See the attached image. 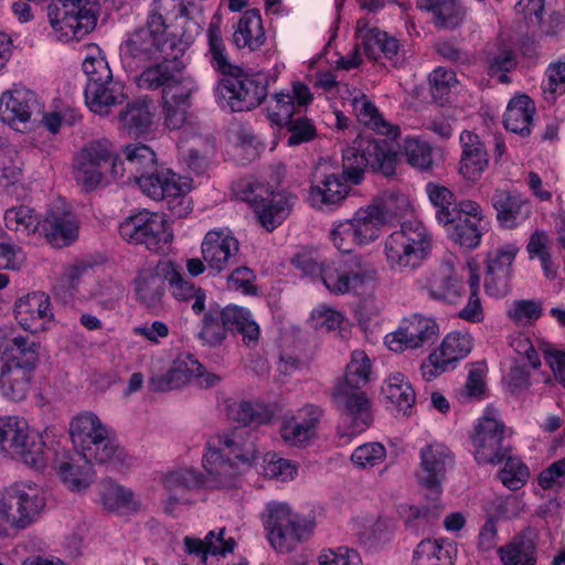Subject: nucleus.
Segmentation results:
<instances>
[{
    "mask_svg": "<svg viewBox=\"0 0 565 565\" xmlns=\"http://www.w3.org/2000/svg\"><path fill=\"white\" fill-rule=\"evenodd\" d=\"M371 367V360L364 351H353L343 379L333 390L335 403L352 424L350 435L362 433L373 422L371 402L362 391L370 380Z\"/></svg>",
    "mask_w": 565,
    "mask_h": 565,
    "instance_id": "f257e3e1",
    "label": "nucleus"
},
{
    "mask_svg": "<svg viewBox=\"0 0 565 565\" xmlns=\"http://www.w3.org/2000/svg\"><path fill=\"white\" fill-rule=\"evenodd\" d=\"M46 507L45 492L33 481H18L0 497V536H14L36 523Z\"/></svg>",
    "mask_w": 565,
    "mask_h": 565,
    "instance_id": "f03ea898",
    "label": "nucleus"
},
{
    "mask_svg": "<svg viewBox=\"0 0 565 565\" xmlns=\"http://www.w3.org/2000/svg\"><path fill=\"white\" fill-rule=\"evenodd\" d=\"M292 263L305 275L319 274L323 285L332 294L356 292L376 278V270L365 264L361 256L318 264L311 256L297 255Z\"/></svg>",
    "mask_w": 565,
    "mask_h": 565,
    "instance_id": "7ed1b4c3",
    "label": "nucleus"
},
{
    "mask_svg": "<svg viewBox=\"0 0 565 565\" xmlns=\"http://www.w3.org/2000/svg\"><path fill=\"white\" fill-rule=\"evenodd\" d=\"M397 150L392 141L359 136L342 153V177L350 184L358 185L364 179L367 168L390 177L395 173Z\"/></svg>",
    "mask_w": 565,
    "mask_h": 565,
    "instance_id": "20e7f679",
    "label": "nucleus"
},
{
    "mask_svg": "<svg viewBox=\"0 0 565 565\" xmlns=\"http://www.w3.org/2000/svg\"><path fill=\"white\" fill-rule=\"evenodd\" d=\"M183 43L178 36L167 33L158 15H149L146 25L126 35L119 47V56L126 71H135L150 61L159 60L170 51V45L180 46Z\"/></svg>",
    "mask_w": 565,
    "mask_h": 565,
    "instance_id": "39448f33",
    "label": "nucleus"
},
{
    "mask_svg": "<svg viewBox=\"0 0 565 565\" xmlns=\"http://www.w3.org/2000/svg\"><path fill=\"white\" fill-rule=\"evenodd\" d=\"M431 250V235L419 221H407L384 242L387 265L395 271L412 270L427 258Z\"/></svg>",
    "mask_w": 565,
    "mask_h": 565,
    "instance_id": "423d86ee",
    "label": "nucleus"
},
{
    "mask_svg": "<svg viewBox=\"0 0 565 565\" xmlns=\"http://www.w3.org/2000/svg\"><path fill=\"white\" fill-rule=\"evenodd\" d=\"M0 456L35 470L45 468L49 460L42 437L31 431L26 420L18 416L0 417Z\"/></svg>",
    "mask_w": 565,
    "mask_h": 565,
    "instance_id": "0eeeda50",
    "label": "nucleus"
},
{
    "mask_svg": "<svg viewBox=\"0 0 565 565\" xmlns=\"http://www.w3.org/2000/svg\"><path fill=\"white\" fill-rule=\"evenodd\" d=\"M140 190L156 201H167L172 216L184 217L191 211L188 193L191 190V180L170 169L150 171L148 174L136 177Z\"/></svg>",
    "mask_w": 565,
    "mask_h": 565,
    "instance_id": "6e6552de",
    "label": "nucleus"
},
{
    "mask_svg": "<svg viewBox=\"0 0 565 565\" xmlns=\"http://www.w3.org/2000/svg\"><path fill=\"white\" fill-rule=\"evenodd\" d=\"M242 199L252 206L259 223L269 232L287 218L296 201L290 193L274 191L260 183L246 184Z\"/></svg>",
    "mask_w": 565,
    "mask_h": 565,
    "instance_id": "1a4fd4ad",
    "label": "nucleus"
},
{
    "mask_svg": "<svg viewBox=\"0 0 565 565\" xmlns=\"http://www.w3.org/2000/svg\"><path fill=\"white\" fill-rule=\"evenodd\" d=\"M380 232L379 212L373 207H361L351 218L333 225L330 239L341 253H351L355 246H365L376 241Z\"/></svg>",
    "mask_w": 565,
    "mask_h": 565,
    "instance_id": "9d476101",
    "label": "nucleus"
},
{
    "mask_svg": "<svg viewBox=\"0 0 565 565\" xmlns=\"http://www.w3.org/2000/svg\"><path fill=\"white\" fill-rule=\"evenodd\" d=\"M266 510L264 525L270 544L279 552L292 551L305 537L308 524L292 513L286 503L270 502Z\"/></svg>",
    "mask_w": 565,
    "mask_h": 565,
    "instance_id": "9b49d317",
    "label": "nucleus"
},
{
    "mask_svg": "<svg viewBox=\"0 0 565 565\" xmlns=\"http://www.w3.org/2000/svg\"><path fill=\"white\" fill-rule=\"evenodd\" d=\"M63 7L58 8L51 25L60 41L70 42L81 40L96 25L98 6L96 0H61Z\"/></svg>",
    "mask_w": 565,
    "mask_h": 565,
    "instance_id": "f8f14e48",
    "label": "nucleus"
},
{
    "mask_svg": "<svg viewBox=\"0 0 565 565\" xmlns=\"http://www.w3.org/2000/svg\"><path fill=\"white\" fill-rule=\"evenodd\" d=\"M114 157V146L108 139L88 142L75 156L73 175L85 191L96 189L104 179Z\"/></svg>",
    "mask_w": 565,
    "mask_h": 565,
    "instance_id": "ddd939ff",
    "label": "nucleus"
},
{
    "mask_svg": "<svg viewBox=\"0 0 565 565\" xmlns=\"http://www.w3.org/2000/svg\"><path fill=\"white\" fill-rule=\"evenodd\" d=\"M505 435L504 424L495 417L486 414L479 418L471 437L476 461L492 466L502 462L510 451Z\"/></svg>",
    "mask_w": 565,
    "mask_h": 565,
    "instance_id": "4468645a",
    "label": "nucleus"
},
{
    "mask_svg": "<svg viewBox=\"0 0 565 565\" xmlns=\"http://www.w3.org/2000/svg\"><path fill=\"white\" fill-rule=\"evenodd\" d=\"M185 50V43L180 46L170 45V51L159 56L160 62L147 65L135 77L137 87L145 90L160 89L161 94L166 92L169 95V87L177 83L180 73H184L186 67L184 61Z\"/></svg>",
    "mask_w": 565,
    "mask_h": 565,
    "instance_id": "2eb2a0df",
    "label": "nucleus"
},
{
    "mask_svg": "<svg viewBox=\"0 0 565 565\" xmlns=\"http://www.w3.org/2000/svg\"><path fill=\"white\" fill-rule=\"evenodd\" d=\"M268 78L264 74L232 75L220 83V93L233 111L250 110L267 96Z\"/></svg>",
    "mask_w": 565,
    "mask_h": 565,
    "instance_id": "dca6fc26",
    "label": "nucleus"
},
{
    "mask_svg": "<svg viewBox=\"0 0 565 565\" xmlns=\"http://www.w3.org/2000/svg\"><path fill=\"white\" fill-rule=\"evenodd\" d=\"M438 334L439 327L435 319L414 313L404 318L398 328L385 337V344L394 352L416 350L434 343Z\"/></svg>",
    "mask_w": 565,
    "mask_h": 565,
    "instance_id": "f3484780",
    "label": "nucleus"
},
{
    "mask_svg": "<svg viewBox=\"0 0 565 565\" xmlns=\"http://www.w3.org/2000/svg\"><path fill=\"white\" fill-rule=\"evenodd\" d=\"M121 237L128 242L146 245L158 250L167 242V221L163 215L147 210L127 217L119 226Z\"/></svg>",
    "mask_w": 565,
    "mask_h": 565,
    "instance_id": "a211bd4d",
    "label": "nucleus"
},
{
    "mask_svg": "<svg viewBox=\"0 0 565 565\" xmlns=\"http://www.w3.org/2000/svg\"><path fill=\"white\" fill-rule=\"evenodd\" d=\"M1 359L14 366L33 372L42 355L41 342L17 332L12 326H0Z\"/></svg>",
    "mask_w": 565,
    "mask_h": 565,
    "instance_id": "6ab92c4d",
    "label": "nucleus"
},
{
    "mask_svg": "<svg viewBox=\"0 0 565 565\" xmlns=\"http://www.w3.org/2000/svg\"><path fill=\"white\" fill-rule=\"evenodd\" d=\"M519 250L515 243H505L488 253L484 289L489 296L500 298L510 291L513 263Z\"/></svg>",
    "mask_w": 565,
    "mask_h": 565,
    "instance_id": "aec40b11",
    "label": "nucleus"
},
{
    "mask_svg": "<svg viewBox=\"0 0 565 565\" xmlns=\"http://www.w3.org/2000/svg\"><path fill=\"white\" fill-rule=\"evenodd\" d=\"M239 243L228 228L209 231L201 244V252L206 266L221 273L238 263Z\"/></svg>",
    "mask_w": 565,
    "mask_h": 565,
    "instance_id": "412c9836",
    "label": "nucleus"
},
{
    "mask_svg": "<svg viewBox=\"0 0 565 565\" xmlns=\"http://www.w3.org/2000/svg\"><path fill=\"white\" fill-rule=\"evenodd\" d=\"M420 470L418 478L420 483L434 495L441 492V482L447 468L452 465V454L443 443L431 441L419 450Z\"/></svg>",
    "mask_w": 565,
    "mask_h": 565,
    "instance_id": "4be33fe9",
    "label": "nucleus"
},
{
    "mask_svg": "<svg viewBox=\"0 0 565 565\" xmlns=\"http://www.w3.org/2000/svg\"><path fill=\"white\" fill-rule=\"evenodd\" d=\"M42 105L34 92L25 87H13L0 98V119L17 130L25 126L33 114H41Z\"/></svg>",
    "mask_w": 565,
    "mask_h": 565,
    "instance_id": "5701e85b",
    "label": "nucleus"
},
{
    "mask_svg": "<svg viewBox=\"0 0 565 565\" xmlns=\"http://www.w3.org/2000/svg\"><path fill=\"white\" fill-rule=\"evenodd\" d=\"M17 322L22 329L39 332L47 329L53 320L50 297L44 292H31L19 298L13 308Z\"/></svg>",
    "mask_w": 565,
    "mask_h": 565,
    "instance_id": "b1692460",
    "label": "nucleus"
},
{
    "mask_svg": "<svg viewBox=\"0 0 565 565\" xmlns=\"http://www.w3.org/2000/svg\"><path fill=\"white\" fill-rule=\"evenodd\" d=\"M491 203L499 225L507 230L521 226L532 215L531 201L516 191L497 189Z\"/></svg>",
    "mask_w": 565,
    "mask_h": 565,
    "instance_id": "393cba45",
    "label": "nucleus"
},
{
    "mask_svg": "<svg viewBox=\"0 0 565 565\" xmlns=\"http://www.w3.org/2000/svg\"><path fill=\"white\" fill-rule=\"evenodd\" d=\"M202 465L206 472L207 488L236 487L241 473L237 462L226 457L214 440L207 443Z\"/></svg>",
    "mask_w": 565,
    "mask_h": 565,
    "instance_id": "a878e982",
    "label": "nucleus"
},
{
    "mask_svg": "<svg viewBox=\"0 0 565 565\" xmlns=\"http://www.w3.org/2000/svg\"><path fill=\"white\" fill-rule=\"evenodd\" d=\"M322 409L316 405H306L296 415L285 418L280 427V437L289 446H302L317 435Z\"/></svg>",
    "mask_w": 565,
    "mask_h": 565,
    "instance_id": "bb28decb",
    "label": "nucleus"
},
{
    "mask_svg": "<svg viewBox=\"0 0 565 565\" xmlns=\"http://www.w3.org/2000/svg\"><path fill=\"white\" fill-rule=\"evenodd\" d=\"M311 100L312 95L309 87L303 83L296 82L291 92H279L273 95L267 105V117L273 125L281 127Z\"/></svg>",
    "mask_w": 565,
    "mask_h": 565,
    "instance_id": "cd10ccee",
    "label": "nucleus"
},
{
    "mask_svg": "<svg viewBox=\"0 0 565 565\" xmlns=\"http://www.w3.org/2000/svg\"><path fill=\"white\" fill-rule=\"evenodd\" d=\"M356 38L369 58L379 60L384 56L393 65H397L399 61V43L395 38L390 36L377 28L370 26L362 19L356 23Z\"/></svg>",
    "mask_w": 565,
    "mask_h": 565,
    "instance_id": "c85d7f7f",
    "label": "nucleus"
},
{
    "mask_svg": "<svg viewBox=\"0 0 565 565\" xmlns=\"http://www.w3.org/2000/svg\"><path fill=\"white\" fill-rule=\"evenodd\" d=\"M84 94L87 107L100 116L108 115L111 107L121 105L128 98L125 84L113 75L103 82L86 83Z\"/></svg>",
    "mask_w": 565,
    "mask_h": 565,
    "instance_id": "c756f323",
    "label": "nucleus"
},
{
    "mask_svg": "<svg viewBox=\"0 0 565 565\" xmlns=\"http://www.w3.org/2000/svg\"><path fill=\"white\" fill-rule=\"evenodd\" d=\"M427 290L430 298L447 303H455L461 299L463 287L454 256L446 257L439 268L433 273L428 280Z\"/></svg>",
    "mask_w": 565,
    "mask_h": 565,
    "instance_id": "7c9ffc66",
    "label": "nucleus"
},
{
    "mask_svg": "<svg viewBox=\"0 0 565 565\" xmlns=\"http://www.w3.org/2000/svg\"><path fill=\"white\" fill-rule=\"evenodd\" d=\"M168 273H171L170 260H160L154 266L148 265L141 268L136 278L138 299L148 307L157 306L164 294Z\"/></svg>",
    "mask_w": 565,
    "mask_h": 565,
    "instance_id": "2f4dec72",
    "label": "nucleus"
},
{
    "mask_svg": "<svg viewBox=\"0 0 565 565\" xmlns=\"http://www.w3.org/2000/svg\"><path fill=\"white\" fill-rule=\"evenodd\" d=\"M90 465L96 462L99 465H113L115 467L127 466L130 457L125 448L120 446L115 431L110 428L106 434L98 435L94 443L86 446L79 452Z\"/></svg>",
    "mask_w": 565,
    "mask_h": 565,
    "instance_id": "473e14b6",
    "label": "nucleus"
},
{
    "mask_svg": "<svg viewBox=\"0 0 565 565\" xmlns=\"http://www.w3.org/2000/svg\"><path fill=\"white\" fill-rule=\"evenodd\" d=\"M539 534L535 529L526 527L509 543L498 548L503 565H536Z\"/></svg>",
    "mask_w": 565,
    "mask_h": 565,
    "instance_id": "72a5a7b5",
    "label": "nucleus"
},
{
    "mask_svg": "<svg viewBox=\"0 0 565 565\" xmlns=\"http://www.w3.org/2000/svg\"><path fill=\"white\" fill-rule=\"evenodd\" d=\"M256 435L247 428L238 427L216 438L215 444L226 457L233 456L243 465H252L257 458Z\"/></svg>",
    "mask_w": 565,
    "mask_h": 565,
    "instance_id": "f704fd0d",
    "label": "nucleus"
},
{
    "mask_svg": "<svg viewBox=\"0 0 565 565\" xmlns=\"http://www.w3.org/2000/svg\"><path fill=\"white\" fill-rule=\"evenodd\" d=\"M462 147L459 172L463 178L476 181L489 164V156L479 136L471 131H463L460 135Z\"/></svg>",
    "mask_w": 565,
    "mask_h": 565,
    "instance_id": "c9c22d12",
    "label": "nucleus"
},
{
    "mask_svg": "<svg viewBox=\"0 0 565 565\" xmlns=\"http://www.w3.org/2000/svg\"><path fill=\"white\" fill-rule=\"evenodd\" d=\"M233 44L250 52L258 51L266 42V34L258 9L246 10L234 25Z\"/></svg>",
    "mask_w": 565,
    "mask_h": 565,
    "instance_id": "e433bc0d",
    "label": "nucleus"
},
{
    "mask_svg": "<svg viewBox=\"0 0 565 565\" xmlns=\"http://www.w3.org/2000/svg\"><path fill=\"white\" fill-rule=\"evenodd\" d=\"M350 182L337 173L327 174L312 184L309 190L308 201L311 206L323 209L340 204L349 194Z\"/></svg>",
    "mask_w": 565,
    "mask_h": 565,
    "instance_id": "4c0bfd02",
    "label": "nucleus"
},
{
    "mask_svg": "<svg viewBox=\"0 0 565 565\" xmlns=\"http://www.w3.org/2000/svg\"><path fill=\"white\" fill-rule=\"evenodd\" d=\"M62 482L72 491H82L90 486L95 471L92 465L78 454L65 455L56 461Z\"/></svg>",
    "mask_w": 565,
    "mask_h": 565,
    "instance_id": "58836bf2",
    "label": "nucleus"
},
{
    "mask_svg": "<svg viewBox=\"0 0 565 565\" xmlns=\"http://www.w3.org/2000/svg\"><path fill=\"white\" fill-rule=\"evenodd\" d=\"M47 241L57 247L71 244L78 235L75 216L60 209L50 210L42 223Z\"/></svg>",
    "mask_w": 565,
    "mask_h": 565,
    "instance_id": "ea45409f",
    "label": "nucleus"
},
{
    "mask_svg": "<svg viewBox=\"0 0 565 565\" xmlns=\"http://www.w3.org/2000/svg\"><path fill=\"white\" fill-rule=\"evenodd\" d=\"M224 534L225 529H220L210 531L204 540L186 536L184 537V548L189 554L200 557L201 565H206L210 555L225 556L233 552L236 545L235 540L232 537L226 540Z\"/></svg>",
    "mask_w": 565,
    "mask_h": 565,
    "instance_id": "a19ab883",
    "label": "nucleus"
},
{
    "mask_svg": "<svg viewBox=\"0 0 565 565\" xmlns=\"http://www.w3.org/2000/svg\"><path fill=\"white\" fill-rule=\"evenodd\" d=\"M201 363L189 353L179 354L168 372L161 377L153 379L151 385L157 391H169L183 386L201 371Z\"/></svg>",
    "mask_w": 565,
    "mask_h": 565,
    "instance_id": "79ce46f5",
    "label": "nucleus"
},
{
    "mask_svg": "<svg viewBox=\"0 0 565 565\" xmlns=\"http://www.w3.org/2000/svg\"><path fill=\"white\" fill-rule=\"evenodd\" d=\"M351 106L358 120L376 134L391 139H395L399 135V127L388 122L365 94L360 93L354 96Z\"/></svg>",
    "mask_w": 565,
    "mask_h": 565,
    "instance_id": "37998d69",
    "label": "nucleus"
},
{
    "mask_svg": "<svg viewBox=\"0 0 565 565\" xmlns=\"http://www.w3.org/2000/svg\"><path fill=\"white\" fill-rule=\"evenodd\" d=\"M456 545L449 540H423L414 550V565H455Z\"/></svg>",
    "mask_w": 565,
    "mask_h": 565,
    "instance_id": "c03bdc74",
    "label": "nucleus"
},
{
    "mask_svg": "<svg viewBox=\"0 0 565 565\" xmlns=\"http://www.w3.org/2000/svg\"><path fill=\"white\" fill-rule=\"evenodd\" d=\"M382 393L398 413L403 415L411 414L416 395L411 382L404 374L399 372L390 374L382 385Z\"/></svg>",
    "mask_w": 565,
    "mask_h": 565,
    "instance_id": "a18cd8bd",
    "label": "nucleus"
},
{
    "mask_svg": "<svg viewBox=\"0 0 565 565\" xmlns=\"http://www.w3.org/2000/svg\"><path fill=\"white\" fill-rule=\"evenodd\" d=\"M109 429L110 427L93 412H83L70 423V435L77 452L94 443L98 435L106 434Z\"/></svg>",
    "mask_w": 565,
    "mask_h": 565,
    "instance_id": "49530a36",
    "label": "nucleus"
},
{
    "mask_svg": "<svg viewBox=\"0 0 565 565\" xmlns=\"http://www.w3.org/2000/svg\"><path fill=\"white\" fill-rule=\"evenodd\" d=\"M535 111L534 103L526 95L512 98L504 113V126L508 130L527 136Z\"/></svg>",
    "mask_w": 565,
    "mask_h": 565,
    "instance_id": "de8ad7c7",
    "label": "nucleus"
},
{
    "mask_svg": "<svg viewBox=\"0 0 565 565\" xmlns=\"http://www.w3.org/2000/svg\"><path fill=\"white\" fill-rule=\"evenodd\" d=\"M417 8L433 14L440 29H454L462 23L463 12L457 0H417Z\"/></svg>",
    "mask_w": 565,
    "mask_h": 565,
    "instance_id": "09e8293b",
    "label": "nucleus"
},
{
    "mask_svg": "<svg viewBox=\"0 0 565 565\" xmlns=\"http://www.w3.org/2000/svg\"><path fill=\"white\" fill-rule=\"evenodd\" d=\"M32 372L23 367L3 362L0 367V392L12 401H21L26 396Z\"/></svg>",
    "mask_w": 565,
    "mask_h": 565,
    "instance_id": "8fccbe9b",
    "label": "nucleus"
},
{
    "mask_svg": "<svg viewBox=\"0 0 565 565\" xmlns=\"http://www.w3.org/2000/svg\"><path fill=\"white\" fill-rule=\"evenodd\" d=\"M226 413L232 420L242 424L244 428L268 424L274 416L273 411L266 405L249 401L228 404Z\"/></svg>",
    "mask_w": 565,
    "mask_h": 565,
    "instance_id": "3c124183",
    "label": "nucleus"
},
{
    "mask_svg": "<svg viewBox=\"0 0 565 565\" xmlns=\"http://www.w3.org/2000/svg\"><path fill=\"white\" fill-rule=\"evenodd\" d=\"M209 52L212 66L225 77L235 74L238 68L228 58L227 50L222 39L221 18L214 15L207 30Z\"/></svg>",
    "mask_w": 565,
    "mask_h": 565,
    "instance_id": "603ef678",
    "label": "nucleus"
},
{
    "mask_svg": "<svg viewBox=\"0 0 565 565\" xmlns=\"http://www.w3.org/2000/svg\"><path fill=\"white\" fill-rule=\"evenodd\" d=\"M222 311L226 321L225 323L228 326V331H237L241 333L247 345L257 343L260 330L249 310L228 305L222 308Z\"/></svg>",
    "mask_w": 565,
    "mask_h": 565,
    "instance_id": "864d4df0",
    "label": "nucleus"
},
{
    "mask_svg": "<svg viewBox=\"0 0 565 565\" xmlns=\"http://www.w3.org/2000/svg\"><path fill=\"white\" fill-rule=\"evenodd\" d=\"M100 499L104 507L109 511H138L141 501L135 493L120 484L106 481L100 486Z\"/></svg>",
    "mask_w": 565,
    "mask_h": 565,
    "instance_id": "5fc2aeb1",
    "label": "nucleus"
},
{
    "mask_svg": "<svg viewBox=\"0 0 565 565\" xmlns=\"http://www.w3.org/2000/svg\"><path fill=\"white\" fill-rule=\"evenodd\" d=\"M153 105L150 100L140 99L128 104L119 114L121 125L136 135L145 134L152 125Z\"/></svg>",
    "mask_w": 565,
    "mask_h": 565,
    "instance_id": "6e6d98bb",
    "label": "nucleus"
},
{
    "mask_svg": "<svg viewBox=\"0 0 565 565\" xmlns=\"http://www.w3.org/2000/svg\"><path fill=\"white\" fill-rule=\"evenodd\" d=\"M168 281L171 294L178 300L193 299L192 309L195 313H201L205 307V292L201 288H196L193 282L186 280L178 273L171 263V273H168Z\"/></svg>",
    "mask_w": 565,
    "mask_h": 565,
    "instance_id": "4d7b16f0",
    "label": "nucleus"
},
{
    "mask_svg": "<svg viewBox=\"0 0 565 565\" xmlns=\"http://www.w3.org/2000/svg\"><path fill=\"white\" fill-rule=\"evenodd\" d=\"M446 226L450 239L467 249L478 247L482 235L487 231V224L476 223V221H469V218H459Z\"/></svg>",
    "mask_w": 565,
    "mask_h": 565,
    "instance_id": "13d9d810",
    "label": "nucleus"
},
{
    "mask_svg": "<svg viewBox=\"0 0 565 565\" xmlns=\"http://www.w3.org/2000/svg\"><path fill=\"white\" fill-rule=\"evenodd\" d=\"M4 224L9 231L20 236L29 237L34 234L40 225L38 214L26 205L13 206L4 212Z\"/></svg>",
    "mask_w": 565,
    "mask_h": 565,
    "instance_id": "bf43d9fd",
    "label": "nucleus"
},
{
    "mask_svg": "<svg viewBox=\"0 0 565 565\" xmlns=\"http://www.w3.org/2000/svg\"><path fill=\"white\" fill-rule=\"evenodd\" d=\"M426 193L436 207V218L439 224L449 225L456 221V206L452 192L446 186L435 183L426 185Z\"/></svg>",
    "mask_w": 565,
    "mask_h": 565,
    "instance_id": "052dcab7",
    "label": "nucleus"
},
{
    "mask_svg": "<svg viewBox=\"0 0 565 565\" xmlns=\"http://www.w3.org/2000/svg\"><path fill=\"white\" fill-rule=\"evenodd\" d=\"M225 322L222 308L217 305L210 306L203 316V326L199 333L200 339L209 345L220 344L228 332V326Z\"/></svg>",
    "mask_w": 565,
    "mask_h": 565,
    "instance_id": "680f3d73",
    "label": "nucleus"
},
{
    "mask_svg": "<svg viewBox=\"0 0 565 565\" xmlns=\"http://www.w3.org/2000/svg\"><path fill=\"white\" fill-rule=\"evenodd\" d=\"M472 349V340L468 333L451 332L447 334L436 350L440 358L455 367V364L465 359Z\"/></svg>",
    "mask_w": 565,
    "mask_h": 565,
    "instance_id": "e2e57ef3",
    "label": "nucleus"
},
{
    "mask_svg": "<svg viewBox=\"0 0 565 565\" xmlns=\"http://www.w3.org/2000/svg\"><path fill=\"white\" fill-rule=\"evenodd\" d=\"M125 154L128 171L134 174L135 180L137 175L148 174L157 167L156 153L146 145H129L125 149Z\"/></svg>",
    "mask_w": 565,
    "mask_h": 565,
    "instance_id": "0e129e2a",
    "label": "nucleus"
},
{
    "mask_svg": "<svg viewBox=\"0 0 565 565\" xmlns=\"http://www.w3.org/2000/svg\"><path fill=\"white\" fill-rule=\"evenodd\" d=\"M366 207H373L379 212L382 227L390 218L405 215L411 209V204L408 199L402 193L385 192Z\"/></svg>",
    "mask_w": 565,
    "mask_h": 565,
    "instance_id": "69168bd1",
    "label": "nucleus"
},
{
    "mask_svg": "<svg viewBox=\"0 0 565 565\" xmlns=\"http://www.w3.org/2000/svg\"><path fill=\"white\" fill-rule=\"evenodd\" d=\"M505 463L499 472L500 480L510 490L521 489L530 477L529 468L518 457L507 456Z\"/></svg>",
    "mask_w": 565,
    "mask_h": 565,
    "instance_id": "338daca9",
    "label": "nucleus"
},
{
    "mask_svg": "<svg viewBox=\"0 0 565 565\" xmlns=\"http://www.w3.org/2000/svg\"><path fill=\"white\" fill-rule=\"evenodd\" d=\"M543 82V95L546 102H555L558 96L565 94V61L551 63L545 72Z\"/></svg>",
    "mask_w": 565,
    "mask_h": 565,
    "instance_id": "774afa93",
    "label": "nucleus"
}]
</instances>
